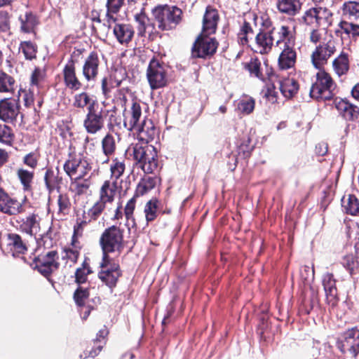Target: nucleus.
<instances>
[{
    "instance_id": "nucleus-47",
    "label": "nucleus",
    "mask_w": 359,
    "mask_h": 359,
    "mask_svg": "<svg viewBox=\"0 0 359 359\" xmlns=\"http://www.w3.org/2000/svg\"><path fill=\"white\" fill-rule=\"evenodd\" d=\"M111 179L116 182L123 174L125 171V164L123 162L119 161L117 159L114 160L110 166Z\"/></svg>"
},
{
    "instance_id": "nucleus-38",
    "label": "nucleus",
    "mask_w": 359,
    "mask_h": 359,
    "mask_svg": "<svg viewBox=\"0 0 359 359\" xmlns=\"http://www.w3.org/2000/svg\"><path fill=\"white\" fill-rule=\"evenodd\" d=\"M15 79L6 72L0 70V93H13L15 90Z\"/></svg>"
},
{
    "instance_id": "nucleus-50",
    "label": "nucleus",
    "mask_w": 359,
    "mask_h": 359,
    "mask_svg": "<svg viewBox=\"0 0 359 359\" xmlns=\"http://www.w3.org/2000/svg\"><path fill=\"white\" fill-rule=\"evenodd\" d=\"M12 130L5 124H0V142L11 145L13 142Z\"/></svg>"
},
{
    "instance_id": "nucleus-4",
    "label": "nucleus",
    "mask_w": 359,
    "mask_h": 359,
    "mask_svg": "<svg viewBox=\"0 0 359 359\" xmlns=\"http://www.w3.org/2000/svg\"><path fill=\"white\" fill-rule=\"evenodd\" d=\"M63 169L72 182H76L87 177L92 166L86 157L80 154H69L68 159L63 165Z\"/></svg>"
},
{
    "instance_id": "nucleus-48",
    "label": "nucleus",
    "mask_w": 359,
    "mask_h": 359,
    "mask_svg": "<svg viewBox=\"0 0 359 359\" xmlns=\"http://www.w3.org/2000/svg\"><path fill=\"white\" fill-rule=\"evenodd\" d=\"M237 108L241 113L249 114L255 109V100L252 97H243L238 102Z\"/></svg>"
},
{
    "instance_id": "nucleus-64",
    "label": "nucleus",
    "mask_w": 359,
    "mask_h": 359,
    "mask_svg": "<svg viewBox=\"0 0 359 359\" xmlns=\"http://www.w3.org/2000/svg\"><path fill=\"white\" fill-rule=\"evenodd\" d=\"M242 34H248L249 36L252 34V29L248 22H245L241 28Z\"/></svg>"
},
{
    "instance_id": "nucleus-7",
    "label": "nucleus",
    "mask_w": 359,
    "mask_h": 359,
    "mask_svg": "<svg viewBox=\"0 0 359 359\" xmlns=\"http://www.w3.org/2000/svg\"><path fill=\"white\" fill-rule=\"evenodd\" d=\"M337 41L330 35L316 45L311 54V62L316 69H323L329 59L337 52Z\"/></svg>"
},
{
    "instance_id": "nucleus-53",
    "label": "nucleus",
    "mask_w": 359,
    "mask_h": 359,
    "mask_svg": "<svg viewBox=\"0 0 359 359\" xmlns=\"http://www.w3.org/2000/svg\"><path fill=\"white\" fill-rule=\"evenodd\" d=\"M89 292L87 289L79 287L74 292V298L76 304L82 306L85 304V301L88 298Z\"/></svg>"
},
{
    "instance_id": "nucleus-60",
    "label": "nucleus",
    "mask_w": 359,
    "mask_h": 359,
    "mask_svg": "<svg viewBox=\"0 0 359 359\" xmlns=\"http://www.w3.org/2000/svg\"><path fill=\"white\" fill-rule=\"evenodd\" d=\"M23 97L24 104L26 107H30L33 104L34 102V97L33 94L31 92H27L25 90L19 91V96Z\"/></svg>"
},
{
    "instance_id": "nucleus-26",
    "label": "nucleus",
    "mask_w": 359,
    "mask_h": 359,
    "mask_svg": "<svg viewBox=\"0 0 359 359\" xmlns=\"http://www.w3.org/2000/svg\"><path fill=\"white\" fill-rule=\"evenodd\" d=\"M294 46H285L278 57V66L281 69L292 68L296 62V52Z\"/></svg>"
},
{
    "instance_id": "nucleus-33",
    "label": "nucleus",
    "mask_w": 359,
    "mask_h": 359,
    "mask_svg": "<svg viewBox=\"0 0 359 359\" xmlns=\"http://www.w3.org/2000/svg\"><path fill=\"white\" fill-rule=\"evenodd\" d=\"M76 233L74 232V234L72 237L71 245L65 248L62 253V258L63 259H67V264L69 262L70 266L77 262V259L80 255L81 246L79 245V243L76 241L75 238Z\"/></svg>"
},
{
    "instance_id": "nucleus-44",
    "label": "nucleus",
    "mask_w": 359,
    "mask_h": 359,
    "mask_svg": "<svg viewBox=\"0 0 359 359\" xmlns=\"http://www.w3.org/2000/svg\"><path fill=\"white\" fill-rule=\"evenodd\" d=\"M158 179L153 177H147L139 183L137 191L141 195H144L147 191L154 189L157 183Z\"/></svg>"
},
{
    "instance_id": "nucleus-62",
    "label": "nucleus",
    "mask_w": 359,
    "mask_h": 359,
    "mask_svg": "<svg viewBox=\"0 0 359 359\" xmlns=\"http://www.w3.org/2000/svg\"><path fill=\"white\" fill-rule=\"evenodd\" d=\"M9 29V22L7 15L0 13V31L6 32Z\"/></svg>"
},
{
    "instance_id": "nucleus-35",
    "label": "nucleus",
    "mask_w": 359,
    "mask_h": 359,
    "mask_svg": "<svg viewBox=\"0 0 359 359\" xmlns=\"http://www.w3.org/2000/svg\"><path fill=\"white\" fill-rule=\"evenodd\" d=\"M279 88L282 94L287 98L292 97L299 89L297 82L292 78H287L279 81Z\"/></svg>"
},
{
    "instance_id": "nucleus-41",
    "label": "nucleus",
    "mask_w": 359,
    "mask_h": 359,
    "mask_svg": "<svg viewBox=\"0 0 359 359\" xmlns=\"http://www.w3.org/2000/svg\"><path fill=\"white\" fill-rule=\"evenodd\" d=\"M21 22L20 29L24 33H31L34 32L37 25V20L32 13H26L24 16L20 17Z\"/></svg>"
},
{
    "instance_id": "nucleus-39",
    "label": "nucleus",
    "mask_w": 359,
    "mask_h": 359,
    "mask_svg": "<svg viewBox=\"0 0 359 359\" xmlns=\"http://www.w3.org/2000/svg\"><path fill=\"white\" fill-rule=\"evenodd\" d=\"M61 180L62 179L58 176V172L50 169L46 170L44 181L49 193H51L55 189L58 187L61 183Z\"/></svg>"
},
{
    "instance_id": "nucleus-22",
    "label": "nucleus",
    "mask_w": 359,
    "mask_h": 359,
    "mask_svg": "<svg viewBox=\"0 0 359 359\" xmlns=\"http://www.w3.org/2000/svg\"><path fill=\"white\" fill-rule=\"evenodd\" d=\"M219 20L217 11L208 6L203 20V35L214 34Z\"/></svg>"
},
{
    "instance_id": "nucleus-56",
    "label": "nucleus",
    "mask_w": 359,
    "mask_h": 359,
    "mask_svg": "<svg viewBox=\"0 0 359 359\" xmlns=\"http://www.w3.org/2000/svg\"><path fill=\"white\" fill-rule=\"evenodd\" d=\"M90 273H91V271L86 268L85 265H83V268L78 269L75 273L76 283H85L87 279V275Z\"/></svg>"
},
{
    "instance_id": "nucleus-1",
    "label": "nucleus",
    "mask_w": 359,
    "mask_h": 359,
    "mask_svg": "<svg viewBox=\"0 0 359 359\" xmlns=\"http://www.w3.org/2000/svg\"><path fill=\"white\" fill-rule=\"evenodd\" d=\"M124 126L133 133L139 141L148 144L156 135V128L151 119L142 117L140 103L133 102L130 109L124 111Z\"/></svg>"
},
{
    "instance_id": "nucleus-21",
    "label": "nucleus",
    "mask_w": 359,
    "mask_h": 359,
    "mask_svg": "<svg viewBox=\"0 0 359 359\" xmlns=\"http://www.w3.org/2000/svg\"><path fill=\"white\" fill-rule=\"evenodd\" d=\"M332 67L334 74L341 77L346 75L350 68V55L344 48L332 62Z\"/></svg>"
},
{
    "instance_id": "nucleus-51",
    "label": "nucleus",
    "mask_w": 359,
    "mask_h": 359,
    "mask_svg": "<svg viewBox=\"0 0 359 359\" xmlns=\"http://www.w3.org/2000/svg\"><path fill=\"white\" fill-rule=\"evenodd\" d=\"M20 49L27 60H32L36 57V48L30 41H23L20 43Z\"/></svg>"
},
{
    "instance_id": "nucleus-9",
    "label": "nucleus",
    "mask_w": 359,
    "mask_h": 359,
    "mask_svg": "<svg viewBox=\"0 0 359 359\" xmlns=\"http://www.w3.org/2000/svg\"><path fill=\"white\" fill-rule=\"evenodd\" d=\"M337 346L347 357L355 358L359 353V330L352 328L345 332Z\"/></svg>"
},
{
    "instance_id": "nucleus-14",
    "label": "nucleus",
    "mask_w": 359,
    "mask_h": 359,
    "mask_svg": "<svg viewBox=\"0 0 359 359\" xmlns=\"http://www.w3.org/2000/svg\"><path fill=\"white\" fill-rule=\"evenodd\" d=\"M18 100L5 98L0 100V118L13 123L19 116Z\"/></svg>"
},
{
    "instance_id": "nucleus-46",
    "label": "nucleus",
    "mask_w": 359,
    "mask_h": 359,
    "mask_svg": "<svg viewBox=\"0 0 359 359\" xmlns=\"http://www.w3.org/2000/svg\"><path fill=\"white\" fill-rule=\"evenodd\" d=\"M302 21L305 25L313 28L319 27L315 8H311L304 13Z\"/></svg>"
},
{
    "instance_id": "nucleus-55",
    "label": "nucleus",
    "mask_w": 359,
    "mask_h": 359,
    "mask_svg": "<svg viewBox=\"0 0 359 359\" xmlns=\"http://www.w3.org/2000/svg\"><path fill=\"white\" fill-rule=\"evenodd\" d=\"M57 205L60 212H65L68 210L70 206V201L67 194H60L57 198Z\"/></svg>"
},
{
    "instance_id": "nucleus-40",
    "label": "nucleus",
    "mask_w": 359,
    "mask_h": 359,
    "mask_svg": "<svg viewBox=\"0 0 359 359\" xmlns=\"http://www.w3.org/2000/svg\"><path fill=\"white\" fill-rule=\"evenodd\" d=\"M102 151L106 158L103 161V163L109 161V156L112 155L116 149V140L114 135L107 134L102 140Z\"/></svg>"
},
{
    "instance_id": "nucleus-36",
    "label": "nucleus",
    "mask_w": 359,
    "mask_h": 359,
    "mask_svg": "<svg viewBox=\"0 0 359 359\" xmlns=\"http://www.w3.org/2000/svg\"><path fill=\"white\" fill-rule=\"evenodd\" d=\"M17 176L22 185L23 189L25 191H29L34 177V170L20 168L17 170Z\"/></svg>"
},
{
    "instance_id": "nucleus-3",
    "label": "nucleus",
    "mask_w": 359,
    "mask_h": 359,
    "mask_svg": "<svg viewBox=\"0 0 359 359\" xmlns=\"http://www.w3.org/2000/svg\"><path fill=\"white\" fill-rule=\"evenodd\" d=\"M102 256H109L110 253L119 255L123 249V230L116 226L106 229L100 238Z\"/></svg>"
},
{
    "instance_id": "nucleus-28",
    "label": "nucleus",
    "mask_w": 359,
    "mask_h": 359,
    "mask_svg": "<svg viewBox=\"0 0 359 359\" xmlns=\"http://www.w3.org/2000/svg\"><path fill=\"white\" fill-rule=\"evenodd\" d=\"M323 285L328 302L334 304L337 296L336 280L330 273H326L323 276Z\"/></svg>"
},
{
    "instance_id": "nucleus-43",
    "label": "nucleus",
    "mask_w": 359,
    "mask_h": 359,
    "mask_svg": "<svg viewBox=\"0 0 359 359\" xmlns=\"http://www.w3.org/2000/svg\"><path fill=\"white\" fill-rule=\"evenodd\" d=\"M341 263L351 276L355 273V270L359 267L358 259L353 254H347L344 255L341 258Z\"/></svg>"
},
{
    "instance_id": "nucleus-8",
    "label": "nucleus",
    "mask_w": 359,
    "mask_h": 359,
    "mask_svg": "<svg viewBox=\"0 0 359 359\" xmlns=\"http://www.w3.org/2000/svg\"><path fill=\"white\" fill-rule=\"evenodd\" d=\"M100 268L99 278L109 287H114L121 274L118 263L110 256H102Z\"/></svg>"
},
{
    "instance_id": "nucleus-6",
    "label": "nucleus",
    "mask_w": 359,
    "mask_h": 359,
    "mask_svg": "<svg viewBox=\"0 0 359 359\" xmlns=\"http://www.w3.org/2000/svg\"><path fill=\"white\" fill-rule=\"evenodd\" d=\"M181 9L175 6H159L153 10V15L158 28L169 30L175 28L181 20Z\"/></svg>"
},
{
    "instance_id": "nucleus-61",
    "label": "nucleus",
    "mask_w": 359,
    "mask_h": 359,
    "mask_svg": "<svg viewBox=\"0 0 359 359\" xmlns=\"http://www.w3.org/2000/svg\"><path fill=\"white\" fill-rule=\"evenodd\" d=\"M135 20L139 22L138 30L140 33H143L145 32V24L147 18L143 14L137 15L135 16Z\"/></svg>"
},
{
    "instance_id": "nucleus-31",
    "label": "nucleus",
    "mask_w": 359,
    "mask_h": 359,
    "mask_svg": "<svg viewBox=\"0 0 359 359\" xmlns=\"http://www.w3.org/2000/svg\"><path fill=\"white\" fill-rule=\"evenodd\" d=\"M341 14L344 20L357 21L359 20V1H347L341 7Z\"/></svg>"
},
{
    "instance_id": "nucleus-20",
    "label": "nucleus",
    "mask_w": 359,
    "mask_h": 359,
    "mask_svg": "<svg viewBox=\"0 0 359 359\" xmlns=\"http://www.w3.org/2000/svg\"><path fill=\"white\" fill-rule=\"evenodd\" d=\"M275 28H273L269 32H261L257 34L255 41L257 45V51L261 54L268 53L273 46L275 41L273 34L275 33Z\"/></svg>"
},
{
    "instance_id": "nucleus-13",
    "label": "nucleus",
    "mask_w": 359,
    "mask_h": 359,
    "mask_svg": "<svg viewBox=\"0 0 359 359\" xmlns=\"http://www.w3.org/2000/svg\"><path fill=\"white\" fill-rule=\"evenodd\" d=\"M108 207V205L100 200L97 201L87 212H84L83 219L78 222L77 226H74L75 233L81 232L88 224L96 221Z\"/></svg>"
},
{
    "instance_id": "nucleus-5",
    "label": "nucleus",
    "mask_w": 359,
    "mask_h": 359,
    "mask_svg": "<svg viewBox=\"0 0 359 359\" xmlns=\"http://www.w3.org/2000/svg\"><path fill=\"white\" fill-rule=\"evenodd\" d=\"M318 69L316 80L311 88L310 95L316 100H330L334 95L332 91L335 88V83L331 75L323 68Z\"/></svg>"
},
{
    "instance_id": "nucleus-32",
    "label": "nucleus",
    "mask_w": 359,
    "mask_h": 359,
    "mask_svg": "<svg viewBox=\"0 0 359 359\" xmlns=\"http://www.w3.org/2000/svg\"><path fill=\"white\" fill-rule=\"evenodd\" d=\"M335 34L341 38L345 34L348 38L356 39L359 36V25L353 23V21L342 20L338 24Z\"/></svg>"
},
{
    "instance_id": "nucleus-19",
    "label": "nucleus",
    "mask_w": 359,
    "mask_h": 359,
    "mask_svg": "<svg viewBox=\"0 0 359 359\" xmlns=\"http://www.w3.org/2000/svg\"><path fill=\"white\" fill-rule=\"evenodd\" d=\"M64 81L65 86L73 90H78L81 88V83L76 75L74 62L72 60L68 61L63 69Z\"/></svg>"
},
{
    "instance_id": "nucleus-17",
    "label": "nucleus",
    "mask_w": 359,
    "mask_h": 359,
    "mask_svg": "<svg viewBox=\"0 0 359 359\" xmlns=\"http://www.w3.org/2000/svg\"><path fill=\"white\" fill-rule=\"evenodd\" d=\"M334 104L340 116L348 121H354L359 116V108L343 99H336Z\"/></svg>"
},
{
    "instance_id": "nucleus-59",
    "label": "nucleus",
    "mask_w": 359,
    "mask_h": 359,
    "mask_svg": "<svg viewBox=\"0 0 359 359\" xmlns=\"http://www.w3.org/2000/svg\"><path fill=\"white\" fill-rule=\"evenodd\" d=\"M43 79V73L39 69H36L31 77V82L32 85L39 86L41 81Z\"/></svg>"
},
{
    "instance_id": "nucleus-52",
    "label": "nucleus",
    "mask_w": 359,
    "mask_h": 359,
    "mask_svg": "<svg viewBox=\"0 0 359 359\" xmlns=\"http://www.w3.org/2000/svg\"><path fill=\"white\" fill-rule=\"evenodd\" d=\"M260 65L261 63L257 59H251L249 62L245 63V68L248 69L250 74H253L257 77L263 79L259 73Z\"/></svg>"
},
{
    "instance_id": "nucleus-42",
    "label": "nucleus",
    "mask_w": 359,
    "mask_h": 359,
    "mask_svg": "<svg viewBox=\"0 0 359 359\" xmlns=\"http://www.w3.org/2000/svg\"><path fill=\"white\" fill-rule=\"evenodd\" d=\"M158 209V201L156 198H152L146 203L144 212L147 222H152L156 218Z\"/></svg>"
},
{
    "instance_id": "nucleus-16",
    "label": "nucleus",
    "mask_w": 359,
    "mask_h": 359,
    "mask_svg": "<svg viewBox=\"0 0 359 359\" xmlns=\"http://www.w3.org/2000/svg\"><path fill=\"white\" fill-rule=\"evenodd\" d=\"M57 253L55 250L48 252L44 256L39 259L36 267L38 271L45 276H49L53 271L57 269Z\"/></svg>"
},
{
    "instance_id": "nucleus-11",
    "label": "nucleus",
    "mask_w": 359,
    "mask_h": 359,
    "mask_svg": "<svg viewBox=\"0 0 359 359\" xmlns=\"http://www.w3.org/2000/svg\"><path fill=\"white\" fill-rule=\"evenodd\" d=\"M105 116L102 109L97 106L92 107L88 111L83 119V127L88 134L95 135L104 126Z\"/></svg>"
},
{
    "instance_id": "nucleus-37",
    "label": "nucleus",
    "mask_w": 359,
    "mask_h": 359,
    "mask_svg": "<svg viewBox=\"0 0 359 359\" xmlns=\"http://www.w3.org/2000/svg\"><path fill=\"white\" fill-rule=\"evenodd\" d=\"M341 202L346 213L351 215H359V199L356 196L348 195V198L344 197Z\"/></svg>"
},
{
    "instance_id": "nucleus-25",
    "label": "nucleus",
    "mask_w": 359,
    "mask_h": 359,
    "mask_svg": "<svg viewBox=\"0 0 359 359\" xmlns=\"http://www.w3.org/2000/svg\"><path fill=\"white\" fill-rule=\"evenodd\" d=\"M117 189V182L115 181L106 180L102 185L99 191V199L109 206L114 201Z\"/></svg>"
},
{
    "instance_id": "nucleus-54",
    "label": "nucleus",
    "mask_w": 359,
    "mask_h": 359,
    "mask_svg": "<svg viewBox=\"0 0 359 359\" xmlns=\"http://www.w3.org/2000/svg\"><path fill=\"white\" fill-rule=\"evenodd\" d=\"M22 162L34 170L38 165V157L34 153H29L23 157Z\"/></svg>"
},
{
    "instance_id": "nucleus-2",
    "label": "nucleus",
    "mask_w": 359,
    "mask_h": 359,
    "mask_svg": "<svg viewBox=\"0 0 359 359\" xmlns=\"http://www.w3.org/2000/svg\"><path fill=\"white\" fill-rule=\"evenodd\" d=\"M128 151L144 172L152 173L157 169V150L154 146L148 144H133Z\"/></svg>"
},
{
    "instance_id": "nucleus-58",
    "label": "nucleus",
    "mask_w": 359,
    "mask_h": 359,
    "mask_svg": "<svg viewBox=\"0 0 359 359\" xmlns=\"http://www.w3.org/2000/svg\"><path fill=\"white\" fill-rule=\"evenodd\" d=\"M90 176L86 178V177L83 179V181L81 182V180L76 182H72V184H74L78 189V193H81L85 190H87L90 187Z\"/></svg>"
},
{
    "instance_id": "nucleus-15",
    "label": "nucleus",
    "mask_w": 359,
    "mask_h": 359,
    "mask_svg": "<svg viewBox=\"0 0 359 359\" xmlns=\"http://www.w3.org/2000/svg\"><path fill=\"white\" fill-rule=\"evenodd\" d=\"M112 24L111 27L113 34L116 39L117 41L121 45H128L134 36V29L132 25L126 23H118L116 22Z\"/></svg>"
},
{
    "instance_id": "nucleus-18",
    "label": "nucleus",
    "mask_w": 359,
    "mask_h": 359,
    "mask_svg": "<svg viewBox=\"0 0 359 359\" xmlns=\"http://www.w3.org/2000/svg\"><path fill=\"white\" fill-rule=\"evenodd\" d=\"M40 217L34 213L23 218L19 225L20 230L30 236H36L40 231Z\"/></svg>"
},
{
    "instance_id": "nucleus-34",
    "label": "nucleus",
    "mask_w": 359,
    "mask_h": 359,
    "mask_svg": "<svg viewBox=\"0 0 359 359\" xmlns=\"http://www.w3.org/2000/svg\"><path fill=\"white\" fill-rule=\"evenodd\" d=\"M125 0H107V22L104 24L107 27H111L115 22L116 19L113 15L117 13L124 4Z\"/></svg>"
},
{
    "instance_id": "nucleus-27",
    "label": "nucleus",
    "mask_w": 359,
    "mask_h": 359,
    "mask_svg": "<svg viewBox=\"0 0 359 359\" xmlns=\"http://www.w3.org/2000/svg\"><path fill=\"white\" fill-rule=\"evenodd\" d=\"M275 32L278 34V37L276 41L277 46L284 43L285 46H294L295 42V32L294 27L290 28L286 25H281L278 29H276Z\"/></svg>"
},
{
    "instance_id": "nucleus-12",
    "label": "nucleus",
    "mask_w": 359,
    "mask_h": 359,
    "mask_svg": "<svg viewBox=\"0 0 359 359\" xmlns=\"http://www.w3.org/2000/svg\"><path fill=\"white\" fill-rule=\"evenodd\" d=\"M208 36H199L194 43L191 51L194 57H205L215 53L217 43L215 39L208 37Z\"/></svg>"
},
{
    "instance_id": "nucleus-10",
    "label": "nucleus",
    "mask_w": 359,
    "mask_h": 359,
    "mask_svg": "<svg viewBox=\"0 0 359 359\" xmlns=\"http://www.w3.org/2000/svg\"><path fill=\"white\" fill-rule=\"evenodd\" d=\"M147 77L152 90L163 88L168 82L167 70L165 66L155 59L151 60L149 64Z\"/></svg>"
},
{
    "instance_id": "nucleus-29",
    "label": "nucleus",
    "mask_w": 359,
    "mask_h": 359,
    "mask_svg": "<svg viewBox=\"0 0 359 359\" xmlns=\"http://www.w3.org/2000/svg\"><path fill=\"white\" fill-rule=\"evenodd\" d=\"M278 11L288 16H294L302 8L299 0H278L276 4Z\"/></svg>"
},
{
    "instance_id": "nucleus-45",
    "label": "nucleus",
    "mask_w": 359,
    "mask_h": 359,
    "mask_svg": "<svg viewBox=\"0 0 359 359\" xmlns=\"http://www.w3.org/2000/svg\"><path fill=\"white\" fill-rule=\"evenodd\" d=\"M135 197H133L128 201L124 209V215L126 218L128 225H131L132 227L135 226V220L133 216V212L135 208Z\"/></svg>"
},
{
    "instance_id": "nucleus-57",
    "label": "nucleus",
    "mask_w": 359,
    "mask_h": 359,
    "mask_svg": "<svg viewBox=\"0 0 359 359\" xmlns=\"http://www.w3.org/2000/svg\"><path fill=\"white\" fill-rule=\"evenodd\" d=\"M322 40V32L318 27H314L309 33V41L313 44L320 43Z\"/></svg>"
},
{
    "instance_id": "nucleus-23",
    "label": "nucleus",
    "mask_w": 359,
    "mask_h": 359,
    "mask_svg": "<svg viewBox=\"0 0 359 359\" xmlns=\"http://www.w3.org/2000/svg\"><path fill=\"white\" fill-rule=\"evenodd\" d=\"M6 246L7 250L11 252L13 257L24 254L27 250L26 244L22 240L21 236L14 233H11L7 235Z\"/></svg>"
},
{
    "instance_id": "nucleus-63",
    "label": "nucleus",
    "mask_w": 359,
    "mask_h": 359,
    "mask_svg": "<svg viewBox=\"0 0 359 359\" xmlns=\"http://www.w3.org/2000/svg\"><path fill=\"white\" fill-rule=\"evenodd\" d=\"M302 276L304 280H306L309 276L311 277L313 276L314 274V270L312 269H311L309 266H304L303 268V271L301 272Z\"/></svg>"
},
{
    "instance_id": "nucleus-30",
    "label": "nucleus",
    "mask_w": 359,
    "mask_h": 359,
    "mask_svg": "<svg viewBox=\"0 0 359 359\" xmlns=\"http://www.w3.org/2000/svg\"><path fill=\"white\" fill-rule=\"evenodd\" d=\"M72 105L75 108L84 109L87 107V111L93 107L94 108L99 106L97 102L93 99V96L86 92L76 93L73 97Z\"/></svg>"
},
{
    "instance_id": "nucleus-49",
    "label": "nucleus",
    "mask_w": 359,
    "mask_h": 359,
    "mask_svg": "<svg viewBox=\"0 0 359 359\" xmlns=\"http://www.w3.org/2000/svg\"><path fill=\"white\" fill-rule=\"evenodd\" d=\"M315 9L316 10V15L319 27L325 24H329L332 16L331 11L327 8L323 7H317L315 8Z\"/></svg>"
},
{
    "instance_id": "nucleus-24",
    "label": "nucleus",
    "mask_w": 359,
    "mask_h": 359,
    "mask_svg": "<svg viewBox=\"0 0 359 359\" xmlns=\"http://www.w3.org/2000/svg\"><path fill=\"white\" fill-rule=\"evenodd\" d=\"M99 58L96 53L92 52L83 66V74L87 81L93 80L98 74Z\"/></svg>"
}]
</instances>
